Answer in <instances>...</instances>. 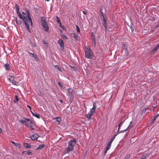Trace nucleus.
<instances>
[{
	"label": "nucleus",
	"instance_id": "1",
	"mask_svg": "<svg viewBox=\"0 0 159 159\" xmlns=\"http://www.w3.org/2000/svg\"><path fill=\"white\" fill-rule=\"evenodd\" d=\"M15 7L16 8V11L17 14L18 16L21 19H22V21L24 24L25 25L28 30L30 32V29L29 25L28 24V21L27 20V17L26 13L24 12H22V14H21L19 11V7L18 5L17 4L15 5Z\"/></svg>",
	"mask_w": 159,
	"mask_h": 159
},
{
	"label": "nucleus",
	"instance_id": "2",
	"mask_svg": "<svg viewBox=\"0 0 159 159\" xmlns=\"http://www.w3.org/2000/svg\"><path fill=\"white\" fill-rule=\"evenodd\" d=\"M76 143V140L75 138L69 141L68 142V146L66 149L65 151L64 154L68 153L72 151L74 149V147L75 146Z\"/></svg>",
	"mask_w": 159,
	"mask_h": 159
},
{
	"label": "nucleus",
	"instance_id": "3",
	"mask_svg": "<svg viewBox=\"0 0 159 159\" xmlns=\"http://www.w3.org/2000/svg\"><path fill=\"white\" fill-rule=\"evenodd\" d=\"M85 56L87 58H92L93 57L92 50L89 48H87L85 49Z\"/></svg>",
	"mask_w": 159,
	"mask_h": 159
},
{
	"label": "nucleus",
	"instance_id": "4",
	"mask_svg": "<svg viewBox=\"0 0 159 159\" xmlns=\"http://www.w3.org/2000/svg\"><path fill=\"white\" fill-rule=\"evenodd\" d=\"M41 23L44 30L48 32V31L49 28L44 17H41Z\"/></svg>",
	"mask_w": 159,
	"mask_h": 159
},
{
	"label": "nucleus",
	"instance_id": "5",
	"mask_svg": "<svg viewBox=\"0 0 159 159\" xmlns=\"http://www.w3.org/2000/svg\"><path fill=\"white\" fill-rule=\"evenodd\" d=\"M8 79L13 85H18L19 83L18 82H16L14 80V75H12L9 76Z\"/></svg>",
	"mask_w": 159,
	"mask_h": 159
},
{
	"label": "nucleus",
	"instance_id": "6",
	"mask_svg": "<svg viewBox=\"0 0 159 159\" xmlns=\"http://www.w3.org/2000/svg\"><path fill=\"white\" fill-rule=\"evenodd\" d=\"M26 14L27 17V20L28 21V23H30V22L31 24V26H32V21L30 16V12L28 10L27 11V14Z\"/></svg>",
	"mask_w": 159,
	"mask_h": 159
},
{
	"label": "nucleus",
	"instance_id": "7",
	"mask_svg": "<svg viewBox=\"0 0 159 159\" xmlns=\"http://www.w3.org/2000/svg\"><path fill=\"white\" fill-rule=\"evenodd\" d=\"M95 111H94L92 110L91 109H90V110L89 112L86 116V117L88 119H91V116L93 115Z\"/></svg>",
	"mask_w": 159,
	"mask_h": 159
},
{
	"label": "nucleus",
	"instance_id": "8",
	"mask_svg": "<svg viewBox=\"0 0 159 159\" xmlns=\"http://www.w3.org/2000/svg\"><path fill=\"white\" fill-rule=\"evenodd\" d=\"M71 36L75 38L76 40H78L80 39V37L79 36L74 33H72L70 34Z\"/></svg>",
	"mask_w": 159,
	"mask_h": 159
},
{
	"label": "nucleus",
	"instance_id": "9",
	"mask_svg": "<svg viewBox=\"0 0 159 159\" xmlns=\"http://www.w3.org/2000/svg\"><path fill=\"white\" fill-rule=\"evenodd\" d=\"M111 142H109L107 145V146L106 147V150H105V152L104 153V155H105L107 151L110 148V147H111V144L112 143H111Z\"/></svg>",
	"mask_w": 159,
	"mask_h": 159
},
{
	"label": "nucleus",
	"instance_id": "10",
	"mask_svg": "<svg viewBox=\"0 0 159 159\" xmlns=\"http://www.w3.org/2000/svg\"><path fill=\"white\" fill-rule=\"evenodd\" d=\"M68 95L69 97L71 98L73 96V90L72 89L69 88L68 89Z\"/></svg>",
	"mask_w": 159,
	"mask_h": 159
},
{
	"label": "nucleus",
	"instance_id": "11",
	"mask_svg": "<svg viewBox=\"0 0 159 159\" xmlns=\"http://www.w3.org/2000/svg\"><path fill=\"white\" fill-rule=\"evenodd\" d=\"M53 119L55 120V122L57 124H60L61 121V119L58 117L54 118Z\"/></svg>",
	"mask_w": 159,
	"mask_h": 159
},
{
	"label": "nucleus",
	"instance_id": "12",
	"mask_svg": "<svg viewBox=\"0 0 159 159\" xmlns=\"http://www.w3.org/2000/svg\"><path fill=\"white\" fill-rule=\"evenodd\" d=\"M58 43L59 44L61 48H63L64 47V42L62 39H59L58 41Z\"/></svg>",
	"mask_w": 159,
	"mask_h": 159
},
{
	"label": "nucleus",
	"instance_id": "13",
	"mask_svg": "<svg viewBox=\"0 0 159 159\" xmlns=\"http://www.w3.org/2000/svg\"><path fill=\"white\" fill-rule=\"evenodd\" d=\"M159 48V44L156 45L155 47L152 50L151 53L152 54L157 51Z\"/></svg>",
	"mask_w": 159,
	"mask_h": 159
},
{
	"label": "nucleus",
	"instance_id": "14",
	"mask_svg": "<svg viewBox=\"0 0 159 159\" xmlns=\"http://www.w3.org/2000/svg\"><path fill=\"white\" fill-rule=\"evenodd\" d=\"M38 135L34 134L31 136L30 138L33 140H36L38 138Z\"/></svg>",
	"mask_w": 159,
	"mask_h": 159
},
{
	"label": "nucleus",
	"instance_id": "15",
	"mask_svg": "<svg viewBox=\"0 0 159 159\" xmlns=\"http://www.w3.org/2000/svg\"><path fill=\"white\" fill-rule=\"evenodd\" d=\"M98 102H94L93 103V108L91 109L92 110L94 111H95V110L97 108V104L98 103Z\"/></svg>",
	"mask_w": 159,
	"mask_h": 159
},
{
	"label": "nucleus",
	"instance_id": "16",
	"mask_svg": "<svg viewBox=\"0 0 159 159\" xmlns=\"http://www.w3.org/2000/svg\"><path fill=\"white\" fill-rule=\"evenodd\" d=\"M20 121L21 123H22L23 124L25 125L26 126H29V123L28 122H26L25 120H20Z\"/></svg>",
	"mask_w": 159,
	"mask_h": 159
},
{
	"label": "nucleus",
	"instance_id": "17",
	"mask_svg": "<svg viewBox=\"0 0 159 159\" xmlns=\"http://www.w3.org/2000/svg\"><path fill=\"white\" fill-rule=\"evenodd\" d=\"M148 107H145L144 108H143L141 111V115H143L145 113V112L146 111H147V110L148 109Z\"/></svg>",
	"mask_w": 159,
	"mask_h": 159
},
{
	"label": "nucleus",
	"instance_id": "18",
	"mask_svg": "<svg viewBox=\"0 0 159 159\" xmlns=\"http://www.w3.org/2000/svg\"><path fill=\"white\" fill-rule=\"evenodd\" d=\"M22 153L24 154H27L29 155H31L32 153V152L29 151H25L22 152Z\"/></svg>",
	"mask_w": 159,
	"mask_h": 159
},
{
	"label": "nucleus",
	"instance_id": "19",
	"mask_svg": "<svg viewBox=\"0 0 159 159\" xmlns=\"http://www.w3.org/2000/svg\"><path fill=\"white\" fill-rule=\"evenodd\" d=\"M45 146L44 144H42L39 146V147L37 148V150H39L43 148Z\"/></svg>",
	"mask_w": 159,
	"mask_h": 159
},
{
	"label": "nucleus",
	"instance_id": "20",
	"mask_svg": "<svg viewBox=\"0 0 159 159\" xmlns=\"http://www.w3.org/2000/svg\"><path fill=\"white\" fill-rule=\"evenodd\" d=\"M4 67H5L6 70H9L10 68L9 65L8 63L5 64L4 65Z\"/></svg>",
	"mask_w": 159,
	"mask_h": 159
},
{
	"label": "nucleus",
	"instance_id": "21",
	"mask_svg": "<svg viewBox=\"0 0 159 159\" xmlns=\"http://www.w3.org/2000/svg\"><path fill=\"white\" fill-rule=\"evenodd\" d=\"M103 26L105 30H107V24L106 20L104 18H103Z\"/></svg>",
	"mask_w": 159,
	"mask_h": 159
},
{
	"label": "nucleus",
	"instance_id": "22",
	"mask_svg": "<svg viewBox=\"0 0 159 159\" xmlns=\"http://www.w3.org/2000/svg\"><path fill=\"white\" fill-rule=\"evenodd\" d=\"M56 19H57V22L59 24H60V26L62 28V26L61 25V22L59 18L57 16Z\"/></svg>",
	"mask_w": 159,
	"mask_h": 159
},
{
	"label": "nucleus",
	"instance_id": "23",
	"mask_svg": "<svg viewBox=\"0 0 159 159\" xmlns=\"http://www.w3.org/2000/svg\"><path fill=\"white\" fill-rule=\"evenodd\" d=\"M59 71L61 72V70L60 66L58 65H55L54 66Z\"/></svg>",
	"mask_w": 159,
	"mask_h": 159
},
{
	"label": "nucleus",
	"instance_id": "24",
	"mask_svg": "<svg viewBox=\"0 0 159 159\" xmlns=\"http://www.w3.org/2000/svg\"><path fill=\"white\" fill-rule=\"evenodd\" d=\"M24 146L26 148H28L30 147V145L28 143H25L24 144Z\"/></svg>",
	"mask_w": 159,
	"mask_h": 159
},
{
	"label": "nucleus",
	"instance_id": "25",
	"mask_svg": "<svg viewBox=\"0 0 159 159\" xmlns=\"http://www.w3.org/2000/svg\"><path fill=\"white\" fill-rule=\"evenodd\" d=\"M15 100H14V103H16L18 101L19 99L18 98V96L16 95L15 96Z\"/></svg>",
	"mask_w": 159,
	"mask_h": 159
},
{
	"label": "nucleus",
	"instance_id": "26",
	"mask_svg": "<svg viewBox=\"0 0 159 159\" xmlns=\"http://www.w3.org/2000/svg\"><path fill=\"white\" fill-rule=\"evenodd\" d=\"M148 157L147 154H144L140 159H145L147 157Z\"/></svg>",
	"mask_w": 159,
	"mask_h": 159
},
{
	"label": "nucleus",
	"instance_id": "27",
	"mask_svg": "<svg viewBox=\"0 0 159 159\" xmlns=\"http://www.w3.org/2000/svg\"><path fill=\"white\" fill-rule=\"evenodd\" d=\"M11 143L15 146L18 147H19L20 146V145L18 143H15L13 141H12Z\"/></svg>",
	"mask_w": 159,
	"mask_h": 159
},
{
	"label": "nucleus",
	"instance_id": "28",
	"mask_svg": "<svg viewBox=\"0 0 159 159\" xmlns=\"http://www.w3.org/2000/svg\"><path fill=\"white\" fill-rule=\"evenodd\" d=\"M117 134H116L114 136L112 137L111 139V140L109 142H111V143H112L113 141L114 140V139L115 138L116 136L117 135Z\"/></svg>",
	"mask_w": 159,
	"mask_h": 159
},
{
	"label": "nucleus",
	"instance_id": "29",
	"mask_svg": "<svg viewBox=\"0 0 159 159\" xmlns=\"http://www.w3.org/2000/svg\"><path fill=\"white\" fill-rule=\"evenodd\" d=\"M126 131V130L125 129L124 130H120V131L119 129H118V131H117V134H118L120 133H124V132H125Z\"/></svg>",
	"mask_w": 159,
	"mask_h": 159
},
{
	"label": "nucleus",
	"instance_id": "30",
	"mask_svg": "<svg viewBox=\"0 0 159 159\" xmlns=\"http://www.w3.org/2000/svg\"><path fill=\"white\" fill-rule=\"evenodd\" d=\"M61 37L64 39H68L67 37L64 34L61 35Z\"/></svg>",
	"mask_w": 159,
	"mask_h": 159
},
{
	"label": "nucleus",
	"instance_id": "31",
	"mask_svg": "<svg viewBox=\"0 0 159 159\" xmlns=\"http://www.w3.org/2000/svg\"><path fill=\"white\" fill-rule=\"evenodd\" d=\"M16 21L18 24L20 25L21 24V21L20 20H18L17 18L16 19Z\"/></svg>",
	"mask_w": 159,
	"mask_h": 159
},
{
	"label": "nucleus",
	"instance_id": "32",
	"mask_svg": "<svg viewBox=\"0 0 159 159\" xmlns=\"http://www.w3.org/2000/svg\"><path fill=\"white\" fill-rule=\"evenodd\" d=\"M76 28L78 34H79L80 32V30L79 28L77 25H76Z\"/></svg>",
	"mask_w": 159,
	"mask_h": 159
},
{
	"label": "nucleus",
	"instance_id": "33",
	"mask_svg": "<svg viewBox=\"0 0 159 159\" xmlns=\"http://www.w3.org/2000/svg\"><path fill=\"white\" fill-rule=\"evenodd\" d=\"M32 56L34 58V59L36 60H37V59H38V58L36 57V55L34 53H33V54H32Z\"/></svg>",
	"mask_w": 159,
	"mask_h": 159
},
{
	"label": "nucleus",
	"instance_id": "34",
	"mask_svg": "<svg viewBox=\"0 0 159 159\" xmlns=\"http://www.w3.org/2000/svg\"><path fill=\"white\" fill-rule=\"evenodd\" d=\"M34 116L36 117V118H38V119H40V118L39 115V114H35L34 115Z\"/></svg>",
	"mask_w": 159,
	"mask_h": 159
},
{
	"label": "nucleus",
	"instance_id": "35",
	"mask_svg": "<svg viewBox=\"0 0 159 159\" xmlns=\"http://www.w3.org/2000/svg\"><path fill=\"white\" fill-rule=\"evenodd\" d=\"M30 122L33 126H35L36 124L34 122L32 121H30Z\"/></svg>",
	"mask_w": 159,
	"mask_h": 159
},
{
	"label": "nucleus",
	"instance_id": "36",
	"mask_svg": "<svg viewBox=\"0 0 159 159\" xmlns=\"http://www.w3.org/2000/svg\"><path fill=\"white\" fill-rule=\"evenodd\" d=\"M103 7L102 6H101L99 7V10L100 12L102 11Z\"/></svg>",
	"mask_w": 159,
	"mask_h": 159
},
{
	"label": "nucleus",
	"instance_id": "37",
	"mask_svg": "<svg viewBox=\"0 0 159 159\" xmlns=\"http://www.w3.org/2000/svg\"><path fill=\"white\" fill-rule=\"evenodd\" d=\"M123 122H121L119 124V125H118V129H119L121 125H122L123 124Z\"/></svg>",
	"mask_w": 159,
	"mask_h": 159
},
{
	"label": "nucleus",
	"instance_id": "38",
	"mask_svg": "<svg viewBox=\"0 0 159 159\" xmlns=\"http://www.w3.org/2000/svg\"><path fill=\"white\" fill-rule=\"evenodd\" d=\"M132 123V121H131L130 123V124L128 126V127L125 129L126 130V131L129 128V127H130V124Z\"/></svg>",
	"mask_w": 159,
	"mask_h": 159
},
{
	"label": "nucleus",
	"instance_id": "39",
	"mask_svg": "<svg viewBox=\"0 0 159 159\" xmlns=\"http://www.w3.org/2000/svg\"><path fill=\"white\" fill-rule=\"evenodd\" d=\"M28 126L29 127H30V128L31 130H34V128H33L32 126L31 125V126Z\"/></svg>",
	"mask_w": 159,
	"mask_h": 159
},
{
	"label": "nucleus",
	"instance_id": "40",
	"mask_svg": "<svg viewBox=\"0 0 159 159\" xmlns=\"http://www.w3.org/2000/svg\"><path fill=\"white\" fill-rule=\"evenodd\" d=\"M58 84H59V85L61 87H63V85H62V84L60 83V82H58Z\"/></svg>",
	"mask_w": 159,
	"mask_h": 159
},
{
	"label": "nucleus",
	"instance_id": "41",
	"mask_svg": "<svg viewBox=\"0 0 159 159\" xmlns=\"http://www.w3.org/2000/svg\"><path fill=\"white\" fill-rule=\"evenodd\" d=\"M100 13H101V16H102L103 17H104V15H103V13L102 12V11L101 12H100Z\"/></svg>",
	"mask_w": 159,
	"mask_h": 159
},
{
	"label": "nucleus",
	"instance_id": "42",
	"mask_svg": "<svg viewBox=\"0 0 159 159\" xmlns=\"http://www.w3.org/2000/svg\"><path fill=\"white\" fill-rule=\"evenodd\" d=\"M83 13L84 14H85V15H86L87 14V11H83Z\"/></svg>",
	"mask_w": 159,
	"mask_h": 159
},
{
	"label": "nucleus",
	"instance_id": "43",
	"mask_svg": "<svg viewBox=\"0 0 159 159\" xmlns=\"http://www.w3.org/2000/svg\"><path fill=\"white\" fill-rule=\"evenodd\" d=\"M25 120L27 121H29L30 122L31 121L30 120V119H28V118H25Z\"/></svg>",
	"mask_w": 159,
	"mask_h": 159
},
{
	"label": "nucleus",
	"instance_id": "44",
	"mask_svg": "<svg viewBox=\"0 0 159 159\" xmlns=\"http://www.w3.org/2000/svg\"><path fill=\"white\" fill-rule=\"evenodd\" d=\"M157 118H155V116L154 117V119H153L152 122H154V121L156 120Z\"/></svg>",
	"mask_w": 159,
	"mask_h": 159
},
{
	"label": "nucleus",
	"instance_id": "45",
	"mask_svg": "<svg viewBox=\"0 0 159 159\" xmlns=\"http://www.w3.org/2000/svg\"><path fill=\"white\" fill-rule=\"evenodd\" d=\"M158 116H159V114H157L156 116H155V118H157Z\"/></svg>",
	"mask_w": 159,
	"mask_h": 159
},
{
	"label": "nucleus",
	"instance_id": "46",
	"mask_svg": "<svg viewBox=\"0 0 159 159\" xmlns=\"http://www.w3.org/2000/svg\"><path fill=\"white\" fill-rule=\"evenodd\" d=\"M94 41L93 42L95 46H96V40H94Z\"/></svg>",
	"mask_w": 159,
	"mask_h": 159
},
{
	"label": "nucleus",
	"instance_id": "47",
	"mask_svg": "<svg viewBox=\"0 0 159 159\" xmlns=\"http://www.w3.org/2000/svg\"><path fill=\"white\" fill-rule=\"evenodd\" d=\"M32 45L34 47H35L36 46L35 44L34 43H32Z\"/></svg>",
	"mask_w": 159,
	"mask_h": 159
},
{
	"label": "nucleus",
	"instance_id": "48",
	"mask_svg": "<svg viewBox=\"0 0 159 159\" xmlns=\"http://www.w3.org/2000/svg\"><path fill=\"white\" fill-rule=\"evenodd\" d=\"M93 42L94 41V40H96L95 39V38H94V36H93Z\"/></svg>",
	"mask_w": 159,
	"mask_h": 159
},
{
	"label": "nucleus",
	"instance_id": "49",
	"mask_svg": "<svg viewBox=\"0 0 159 159\" xmlns=\"http://www.w3.org/2000/svg\"><path fill=\"white\" fill-rule=\"evenodd\" d=\"M159 26V23H158V24L157 25H156V27L157 28H158Z\"/></svg>",
	"mask_w": 159,
	"mask_h": 159
},
{
	"label": "nucleus",
	"instance_id": "50",
	"mask_svg": "<svg viewBox=\"0 0 159 159\" xmlns=\"http://www.w3.org/2000/svg\"><path fill=\"white\" fill-rule=\"evenodd\" d=\"M31 113H32V114L33 116H34V115L35 113H34L33 112H32L31 111Z\"/></svg>",
	"mask_w": 159,
	"mask_h": 159
},
{
	"label": "nucleus",
	"instance_id": "51",
	"mask_svg": "<svg viewBox=\"0 0 159 159\" xmlns=\"http://www.w3.org/2000/svg\"><path fill=\"white\" fill-rule=\"evenodd\" d=\"M28 53L30 55H32L33 54V53H30V52H28Z\"/></svg>",
	"mask_w": 159,
	"mask_h": 159
},
{
	"label": "nucleus",
	"instance_id": "52",
	"mask_svg": "<svg viewBox=\"0 0 159 159\" xmlns=\"http://www.w3.org/2000/svg\"><path fill=\"white\" fill-rule=\"evenodd\" d=\"M2 129L1 128H0V133H2Z\"/></svg>",
	"mask_w": 159,
	"mask_h": 159
},
{
	"label": "nucleus",
	"instance_id": "53",
	"mask_svg": "<svg viewBox=\"0 0 159 159\" xmlns=\"http://www.w3.org/2000/svg\"><path fill=\"white\" fill-rule=\"evenodd\" d=\"M60 101L61 103H62L63 102V101L62 100H60Z\"/></svg>",
	"mask_w": 159,
	"mask_h": 159
},
{
	"label": "nucleus",
	"instance_id": "54",
	"mask_svg": "<svg viewBox=\"0 0 159 159\" xmlns=\"http://www.w3.org/2000/svg\"><path fill=\"white\" fill-rule=\"evenodd\" d=\"M27 107L30 109V110L31 109V107H30L29 106H27Z\"/></svg>",
	"mask_w": 159,
	"mask_h": 159
},
{
	"label": "nucleus",
	"instance_id": "55",
	"mask_svg": "<svg viewBox=\"0 0 159 159\" xmlns=\"http://www.w3.org/2000/svg\"><path fill=\"white\" fill-rule=\"evenodd\" d=\"M126 46H124V49H125V50H127V48H126L125 47Z\"/></svg>",
	"mask_w": 159,
	"mask_h": 159
},
{
	"label": "nucleus",
	"instance_id": "56",
	"mask_svg": "<svg viewBox=\"0 0 159 159\" xmlns=\"http://www.w3.org/2000/svg\"><path fill=\"white\" fill-rule=\"evenodd\" d=\"M61 87V88H62V89H65V87H64V86H63V87Z\"/></svg>",
	"mask_w": 159,
	"mask_h": 159
},
{
	"label": "nucleus",
	"instance_id": "57",
	"mask_svg": "<svg viewBox=\"0 0 159 159\" xmlns=\"http://www.w3.org/2000/svg\"><path fill=\"white\" fill-rule=\"evenodd\" d=\"M45 0L46 1H47V2H48V1H49V0Z\"/></svg>",
	"mask_w": 159,
	"mask_h": 159
},
{
	"label": "nucleus",
	"instance_id": "58",
	"mask_svg": "<svg viewBox=\"0 0 159 159\" xmlns=\"http://www.w3.org/2000/svg\"><path fill=\"white\" fill-rule=\"evenodd\" d=\"M61 32H62V30H61Z\"/></svg>",
	"mask_w": 159,
	"mask_h": 159
},
{
	"label": "nucleus",
	"instance_id": "59",
	"mask_svg": "<svg viewBox=\"0 0 159 159\" xmlns=\"http://www.w3.org/2000/svg\"><path fill=\"white\" fill-rule=\"evenodd\" d=\"M115 159H117V158H116Z\"/></svg>",
	"mask_w": 159,
	"mask_h": 159
}]
</instances>
